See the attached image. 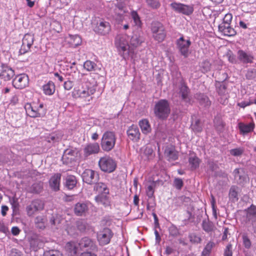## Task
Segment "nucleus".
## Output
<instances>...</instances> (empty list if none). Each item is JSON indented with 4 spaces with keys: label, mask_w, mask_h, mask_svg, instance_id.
<instances>
[{
    "label": "nucleus",
    "mask_w": 256,
    "mask_h": 256,
    "mask_svg": "<svg viewBox=\"0 0 256 256\" xmlns=\"http://www.w3.org/2000/svg\"><path fill=\"white\" fill-rule=\"evenodd\" d=\"M110 30V26L108 22H101L98 26V32L101 34L105 35Z\"/></svg>",
    "instance_id": "nucleus-32"
},
{
    "label": "nucleus",
    "mask_w": 256,
    "mask_h": 256,
    "mask_svg": "<svg viewBox=\"0 0 256 256\" xmlns=\"http://www.w3.org/2000/svg\"><path fill=\"white\" fill-rule=\"evenodd\" d=\"M139 126L143 134H146L150 132L151 127L148 120L143 119L140 120Z\"/></svg>",
    "instance_id": "nucleus-28"
},
{
    "label": "nucleus",
    "mask_w": 256,
    "mask_h": 256,
    "mask_svg": "<svg viewBox=\"0 0 256 256\" xmlns=\"http://www.w3.org/2000/svg\"><path fill=\"white\" fill-rule=\"evenodd\" d=\"M151 30L155 40L161 42L164 40L166 32L164 26L159 22H154L152 24Z\"/></svg>",
    "instance_id": "nucleus-6"
},
{
    "label": "nucleus",
    "mask_w": 256,
    "mask_h": 256,
    "mask_svg": "<svg viewBox=\"0 0 256 256\" xmlns=\"http://www.w3.org/2000/svg\"><path fill=\"white\" fill-rule=\"evenodd\" d=\"M144 152L148 156H152L154 153L153 147L150 144L146 146Z\"/></svg>",
    "instance_id": "nucleus-55"
},
{
    "label": "nucleus",
    "mask_w": 256,
    "mask_h": 256,
    "mask_svg": "<svg viewBox=\"0 0 256 256\" xmlns=\"http://www.w3.org/2000/svg\"><path fill=\"white\" fill-rule=\"evenodd\" d=\"M176 44L179 52L184 58L188 56V49L191 44L190 40H184L183 36L180 37L176 40Z\"/></svg>",
    "instance_id": "nucleus-11"
},
{
    "label": "nucleus",
    "mask_w": 256,
    "mask_h": 256,
    "mask_svg": "<svg viewBox=\"0 0 256 256\" xmlns=\"http://www.w3.org/2000/svg\"><path fill=\"white\" fill-rule=\"evenodd\" d=\"M78 248V244L74 242H68L66 246V250L70 256H75Z\"/></svg>",
    "instance_id": "nucleus-26"
},
{
    "label": "nucleus",
    "mask_w": 256,
    "mask_h": 256,
    "mask_svg": "<svg viewBox=\"0 0 256 256\" xmlns=\"http://www.w3.org/2000/svg\"><path fill=\"white\" fill-rule=\"evenodd\" d=\"M96 152V145L94 144H87L84 149V156L85 158Z\"/></svg>",
    "instance_id": "nucleus-31"
},
{
    "label": "nucleus",
    "mask_w": 256,
    "mask_h": 256,
    "mask_svg": "<svg viewBox=\"0 0 256 256\" xmlns=\"http://www.w3.org/2000/svg\"><path fill=\"white\" fill-rule=\"evenodd\" d=\"M128 138L134 142L138 141L140 138V132L138 127L136 125L130 126L126 132Z\"/></svg>",
    "instance_id": "nucleus-15"
},
{
    "label": "nucleus",
    "mask_w": 256,
    "mask_h": 256,
    "mask_svg": "<svg viewBox=\"0 0 256 256\" xmlns=\"http://www.w3.org/2000/svg\"><path fill=\"white\" fill-rule=\"evenodd\" d=\"M131 16L133 20L134 24L138 27H140L142 22L139 16L136 12L133 10L131 12Z\"/></svg>",
    "instance_id": "nucleus-42"
},
{
    "label": "nucleus",
    "mask_w": 256,
    "mask_h": 256,
    "mask_svg": "<svg viewBox=\"0 0 256 256\" xmlns=\"http://www.w3.org/2000/svg\"><path fill=\"white\" fill-rule=\"evenodd\" d=\"M114 234L110 228H104L97 234V240L100 246H105L110 242Z\"/></svg>",
    "instance_id": "nucleus-7"
},
{
    "label": "nucleus",
    "mask_w": 256,
    "mask_h": 256,
    "mask_svg": "<svg viewBox=\"0 0 256 256\" xmlns=\"http://www.w3.org/2000/svg\"><path fill=\"white\" fill-rule=\"evenodd\" d=\"M170 8L176 12L186 16L191 14L194 11L193 7L180 2H174L170 4Z\"/></svg>",
    "instance_id": "nucleus-9"
},
{
    "label": "nucleus",
    "mask_w": 256,
    "mask_h": 256,
    "mask_svg": "<svg viewBox=\"0 0 256 256\" xmlns=\"http://www.w3.org/2000/svg\"><path fill=\"white\" fill-rule=\"evenodd\" d=\"M234 178L237 181V182L242 184L244 182H246L248 180V177L247 174H246L244 172L243 169L242 168H236L234 170L233 172Z\"/></svg>",
    "instance_id": "nucleus-17"
},
{
    "label": "nucleus",
    "mask_w": 256,
    "mask_h": 256,
    "mask_svg": "<svg viewBox=\"0 0 256 256\" xmlns=\"http://www.w3.org/2000/svg\"><path fill=\"white\" fill-rule=\"evenodd\" d=\"M25 110L28 115L32 118L40 116L38 108L33 106L30 104H26L25 106Z\"/></svg>",
    "instance_id": "nucleus-23"
},
{
    "label": "nucleus",
    "mask_w": 256,
    "mask_h": 256,
    "mask_svg": "<svg viewBox=\"0 0 256 256\" xmlns=\"http://www.w3.org/2000/svg\"><path fill=\"white\" fill-rule=\"evenodd\" d=\"M84 67L88 71H91L94 69V63L90 60L86 61L84 64Z\"/></svg>",
    "instance_id": "nucleus-51"
},
{
    "label": "nucleus",
    "mask_w": 256,
    "mask_h": 256,
    "mask_svg": "<svg viewBox=\"0 0 256 256\" xmlns=\"http://www.w3.org/2000/svg\"><path fill=\"white\" fill-rule=\"evenodd\" d=\"M154 112L155 116L160 120L166 119L170 112V103L168 100L162 99L155 104Z\"/></svg>",
    "instance_id": "nucleus-2"
},
{
    "label": "nucleus",
    "mask_w": 256,
    "mask_h": 256,
    "mask_svg": "<svg viewBox=\"0 0 256 256\" xmlns=\"http://www.w3.org/2000/svg\"><path fill=\"white\" fill-rule=\"evenodd\" d=\"M128 41L129 37L126 34H120L115 39V45L118 54L124 59L127 58L132 52Z\"/></svg>",
    "instance_id": "nucleus-1"
},
{
    "label": "nucleus",
    "mask_w": 256,
    "mask_h": 256,
    "mask_svg": "<svg viewBox=\"0 0 256 256\" xmlns=\"http://www.w3.org/2000/svg\"><path fill=\"white\" fill-rule=\"evenodd\" d=\"M44 256H62V253L56 250H50L44 252Z\"/></svg>",
    "instance_id": "nucleus-45"
},
{
    "label": "nucleus",
    "mask_w": 256,
    "mask_h": 256,
    "mask_svg": "<svg viewBox=\"0 0 256 256\" xmlns=\"http://www.w3.org/2000/svg\"><path fill=\"white\" fill-rule=\"evenodd\" d=\"M77 154V152L76 150L72 149H66L64 150L62 159L64 162L68 164L72 162L74 160V158Z\"/></svg>",
    "instance_id": "nucleus-19"
},
{
    "label": "nucleus",
    "mask_w": 256,
    "mask_h": 256,
    "mask_svg": "<svg viewBox=\"0 0 256 256\" xmlns=\"http://www.w3.org/2000/svg\"><path fill=\"white\" fill-rule=\"evenodd\" d=\"M78 244V248L82 249L90 246L92 244V242L88 238H84L81 240Z\"/></svg>",
    "instance_id": "nucleus-41"
},
{
    "label": "nucleus",
    "mask_w": 256,
    "mask_h": 256,
    "mask_svg": "<svg viewBox=\"0 0 256 256\" xmlns=\"http://www.w3.org/2000/svg\"><path fill=\"white\" fill-rule=\"evenodd\" d=\"M145 1L147 5L153 9H157L160 6L158 0H145Z\"/></svg>",
    "instance_id": "nucleus-44"
},
{
    "label": "nucleus",
    "mask_w": 256,
    "mask_h": 256,
    "mask_svg": "<svg viewBox=\"0 0 256 256\" xmlns=\"http://www.w3.org/2000/svg\"><path fill=\"white\" fill-rule=\"evenodd\" d=\"M83 181L88 184H92L94 178V171L86 169L82 174Z\"/></svg>",
    "instance_id": "nucleus-25"
},
{
    "label": "nucleus",
    "mask_w": 256,
    "mask_h": 256,
    "mask_svg": "<svg viewBox=\"0 0 256 256\" xmlns=\"http://www.w3.org/2000/svg\"><path fill=\"white\" fill-rule=\"evenodd\" d=\"M44 92L48 96L52 95L55 92V84L52 81H49L43 86Z\"/></svg>",
    "instance_id": "nucleus-30"
},
{
    "label": "nucleus",
    "mask_w": 256,
    "mask_h": 256,
    "mask_svg": "<svg viewBox=\"0 0 256 256\" xmlns=\"http://www.w3.org/2000/svg\"><path fill=\"white\" fill-rule=\"evenodd\" d=\"M202 228L205 232H210L213 230V225L208 220H204L202 222Z\"/></svg>",
    "instance_id": "nucleus-47"
},
{
    "label": "nucleus",
    "mask_w": 256,
    "mask_h": 256,
    "mask_svg": "<svg viewBox=\"0 0 256 256\" xmlns=\"http://www.w3.org/2000/svg\"><path fill=\"white\" fill-rule=\"evenodd\" d=\"M214 123L217 130L219 132H222L224 127V124L220 120H215Z\"/></svg>",
    "instance_id": "nucleus-54"
},
{
    "label": "nucleus",
    "mask_w": 256,
    "mask_h": 256,
    "mask_svg": "<svg viewBox=\"0 0 256 256\" xmlns=\"http://www.w3.org/2000/svg\"><path fill=\"white\" fill-rule=\"evenodd\" d=\"M74 210L78 216H85L88 210V206L86 202H78L75 204Z\"/></svg>",
    "instance_id": "nucleus-18"
},
{
    "label": "nucleus",
    "mask_w": 256,
    "mask_h": 256,
    "mask_svg": "<svg viewBox=\"0 0 256 256\" xmlns=\"http://www.w3.org/2000/svg\"><path fill=\"white\" fill-rule=\"evenodd\" d=\"M232 18V15L230 13L226 14L223 18L222 23L230 24Z\"/></svg>",
    "instance_id": "nucleus-61"
},
{
    "label": "nucleus",
    "mask_w": 256,
    "mask_h": 256,
    "mask_svg": "<svg viewBox=\"0 0 256 256\" xmlns=\"http://www.w3.org/2000/svg\"><path fill=\"white\" fill-rule=\"evenodd\" d=\"M211 64L208 61L205 60L202 64V68L204 72H207L210 69Z\"/></svg>",
    "instance_id": "nucleus-58"
},
{
    "label": "nucleus",
    "mask_w": 256,
    "mask_h": 256,
    "mask_svg": "<svg viewBox=\"0 0 256 256\" xmlns=\"http://www.w3.org/2000/svg\"><path fill=\"white\" fill-rule=\"evenodd\" d=\"M191 127L195 132H200L202 130V125L198 119L192 122Z\"/></svg>",
    "instance_id": "nucleus-39"
},
{
    "label": "nucleus",
    "mask_w": 256,
    "mask_h": 256,
    "mask_svg": "<svg viewBox=\"0 0 256 256\" xmlns=\"http://www.w3.org/2000/svg\"><path fill=\"white\" fill-rule=\"evenodd\" d=\"M50 222L52 225L57 226L60 223V218L58 216H52L50 220Z\"/></svg>",
    "instance_id": "nucleus-62"
},
{
    "label": "nucleus",
    "mask_w": 256,
    "mask_h": 256,
    "mask_svg": "<svg viewBox=\"0 0 256 256\" xmlns=\"http://www.w3.org/2000/svg\"><path fill=\"white\" fill-rule=\"evenodd\" d=\"M227 56L228 60L230 62L234 64H238V60L237 54L235 56L231 52H230L228 53Z\"/></svg>",
    "instance_id": "nucleus-48"
},
{
    "label": "nucleus",
    "mask_w": 256,
    "mask_h": 256,
    "mask_svg": "<svg viewBox=\"0 0 256 256\" xmlns=\"http://www.w3.org/2000/svg\"><path fill=\"white\" fill-rule=\"evenodd\" d=\"M98 166L102 171L108 173L113 172L116 168V162L107 156L102 157L99 160Z\"/></svg>",
    "instance_id": "nucleus-5"
},
{
    "label": "nucleus",
    "mask_w": 256,
    "mask_h": 256,
    "mask_svg": "<svg viewBox=\"0 0 256 256\" xmlns=\"http://www.w3.org/2000/svg\"><path fill=\"white\" fill-rule=\"evenodd\" d=\"M246 79L252 80L256 77V69L254 68H250L246 70Z\"/></svg>",
    "instance_id": "nucleus-46"
},
{
    "label": "nucleus",
    "mask_w": 256,
    "mask_h": 256,
    "mask_svg": "<svg viewBox=\"0 0 256 256\" xmlns=\"http://www.w3.org/2000/svg\"><path fill=\"white\" fill-rule=\"evenodd\" d=\"M238 64H252L254 62V56L252 54L248 51L242 50H238L237 51Z\"/></svg>",
    "instance_id": "nucleus-10"
},
{
    "label": "nucleus",
    "mask_w": 256,
    "mask_h": 256,
    "mask_svg": "<svg viewBox=\"0 0 256 256\" xmlns=\"http://www.w3.org/2000/svg\"><path fill=\"white\" fill-rule=\"evenodd\" d=\"M68 42L72 47H76L81 44V38L78 35H70Z\"/></svg>",
    "instance_id": "nucleus-35"
},
{
    "label": "nucleus",
    "mask_w": 256,
    "mask_h": 256,
    "mask_svg": "<svg viewBox=\"0 0 256 256\" xmlns=\"http://www.w3.org/2000/svg\"><path fill=\"white\" fill-rule=\"evenodd\" d=\"M10 202L12 204V208L13 209H16V208H18L19 204H18V198H16L14 197H13L12 198H10Z\"/></svg>",
    "instance_id": "nucleus-63"
},
{
    "label": "nucleus",
    "mask_w": 256,
    "mask_h": 256,
    "mask_svg": "<svg viewBox=\"0 0 256 256\" xmlns=\"http://www.w3.org/2000/svg\"><path fill=\"white\" fill-rule=\"evenodd\" d=\"M218 30L223 35L228 36H232L236 34V31L229 24H220L218 26Z\"/></svg>",
    "instance_id": "nucleus-14"
},
{
    "label": "nucleus",
    "mask_w": 256,
    "mask_h": 256,
    "mask_svg": "<svg viewBox=\"0 0 256 256\" xmlns=\"http://www.w3.org/2000/svg\"><path fill=\"white\" fill-rule=\"evenodd\" d=\"M255 127V124L254 122H252L248 124H245L242 122L238 124V128L240 132L242 134L252 132L254 130Z\"/></svg>",
    "instance_id": "nucleus-22"
},
{
    "label": "nucleus",
    "mask_w": 256,
    "mask_h": 256,
    "mask_svg": "<svg viewBox=\"0 0 256 256\" xmlns=\"http://www.w3.org/2000/svg\"><path fill=\"white\" fill-rule=\"evenodd\" d=\"M143 40L142 37L137 34H134L130 39V44L132 46L136 47L140 45Z\"/></svg>",
    "instance_id": "nucleus-36"
},
{
    "label": "nucleus",
    "mask_w": 256,
    "mask_h": 256,
    "mask_svg": "<svg viewBox=\"0 0 256 256\" xmlns=\"http://www.w3.org/2000/svg\"><path fill=\"white\" fill-rule=\"evenodd\" d=\"M116 142V136L112 132L107 131L105 132L102 138L101 147L105 152L110 151L114 148Z\"/></svg>",
    "instance_id": "nucleus-4"
},
{
    "label": "nucleus",
    "mask_w": 256,
    "mask_h": 256,
    "mask_svg": "<svg viewBox=\"0 0 256 256\" xmlns=\"http://www.w3.org/2000/svg\"><path fill=\"white\" fill-rule=\"evenodd\" d=\"M192 170H195L199 166L200 160L195 154H191L188 158Z\"/></svg>",
    "instance_id": "nucleus-34"
},
{
    "label": "nucleus",
    "mask_w": 256,
    "mask_h": 256,
    "mask_svg": "<svg viewBox=\"0 0 256 256\" xmlns=\"http://www.w3.org/2000/svg\"><path fill=\"white\" fill-rule=\"evenodd\" d=\"M61 176L60 174L56 173L50 178L49 180V185L52 190L54 192L59 190Z\"/></svg>",
    "instance_id": "nucleus-16"
},
{
    "label": "nucleus",
    "mask_w": 256,
    "mask_h": 256,
    "mask_svg": "<svg viewBox=\"0 0 256 256\" xmlns=\"http://www.w3.org/2000/svg\"><path fill=\"white\" fill-rule=\"evenodd\" d=\"M28 77L25 74H22L18 75L13 80V86L16 88L22 89L28 84Z\"/></svg>",
    "instance_id": "nucleus-13"
},
{
    "label": "nucleus",
    "mask_w": 256,
    "mask_h": 256,
    "mask_svg": "<svg viewBox=\"0 0 256 256\" xmlns=\"http://www.w3.org/2000/svg\"><path fill=\"white\" fill-rule=\"evenodd\" d=\"M244 152V150L241 148H237L232 149L230 150V154L231 155L238 156H240Z\"/></svg>",
    "instance_id": "nucleus-56"
},
{
    "label": "nucleus",
    "mask_w": 256,
    "mask_h": 256,
    "mask_svg": "<svg viewBox=\"0 0 256 256\" xmlns=\"http://www.w3.org/2000/svg\"><path fill=\"white\" fill-rule=\"evenodd\" d=\"M44 204L39 199H36L26 206V214L28 216H32L36 212L44 210Z\"/></svg>",
    "instance_id": "nucleus-8"
},
{
    "label": "nucleus",
    "mask_w": 256,
    "mask_h": 256,
    "mask_svg": "<svg viewBox=\"0 0 256 256\" xmlns=\"http://www.w3.org/2000/svg\"><path fill=\"white\" fill-rule=\"evenodd\" d=\"M76 226L80 231H83L86 229L85 222L82 220H78L76 222Z\"/></svg>",
    "instance_id": "nucleus-59"
},
{
    "label": "nucleus",
    "mask_w": 256,
    "mask_h": 256,
    "mask_svg": "<svg viewBox=\"0 0 256 256\" xmlns=\"http://www.w3.org/2000/svg\"><path fill=\"white\" fill-rule=\"evenodd\" d=\"M42 184L36 182L32 185L30 189V192L34 194H39L42 190Z\"/></svg>",
    "instance_id": "nucleus-37"
},
{
    "label": "nucleus",
    "mask_w": 256,
    "mask_h": 256,
    "mask_svg": "<svg viewBox=\"0 0 256 256\" xmlns=\"http://www.w3.org/2000/svg\"><path fill=\"white\" fill-rule=\"evenodd\" d=\"M97 202L102 204L104 207L110 206V200L109 194V189L106 184L102 182L97 183Z\"/></svg>",
    "instance_id": "nucleus-3"
},
{
    "label": "nucleus",
    "mask_w": 256,
    "mask_h": 256,
    "mask_svg": "<svg viewBox=\"0 0 256 256\" xmlns=\"http://www.w3.org/2000/svg\"><path fill=\"white\" fill-rule=\"evenodd\" d=\"M77 183L76 176L70 175L68 176L66 178V186L69 190L72 189Z\"/></svg>",
    "instance_id": "nucleus-33"
},
{
    "label": "nucleus",
    "mask_w": 256,
    "mask_h": 256,
    "mask_svg": "<svg viewBox=\"0 0 256 256\" xmlns=\"http://www.w3.org/2000/svg\"><path fill=\"white\" fill-rule=\"evenodd\" d=\"M168 231L170 235L173 236H177L179 234V231L178 228L174 225H172L168 228Z\"/></svg>",
    "instance_id": "nucleus-53"
},
{
    "label": "nucleus",
    "mask_w": 256,
    "mask_h": 256,
    "mask_svg": "<svg viewBox=\"0 0 256 256\" xmlns=\"http://www.w3.org/2000/svg\"><path fill=\"white\" fill-rule=\"evenodd\" d=\"M224 256H232V245L228 244L224 250Z\"/></svg>",
    "instance_id": "nucleus-57"
},
{
    "label": "nucleus",
    "mask_w": 256,
    "mask_h": 256,
    "mask_svg": "<svg viewBox=\"0 0 256 256\" xmlns=\"http://www.w3.org/2000/svg\"><path fill=\"white\" fill-rule=\"evenodd\" d=\"M154 186L153 185H149L147 186L146 193L148 198H152L154 196Z\"/></svg>",
    "instance_id": "nucleus-52"
},
{
    "label": "nucleus",
    "mask_w": 256,
    "mask_h": 256,
    "mask_svg": "<svg viewBox=\"0 0 256 256\" xmlns=\"http://www.w3.org/2000/svg\"><path fill=\"white\" fill-rule=\"evenodd\" d=\"M72 86L73 84L70 80H68L64 82V87L66 90H69L72 89Z\"/></svg>",
    "instance_id": "nucleus-64"
},
{
    "label": "nucleus",
    "mask_w": 256,
    "mask_h": 256,
    "mask_svg": "<svg viewBox=\"0 0 256 256\" xmlns=\"http://www.w3.org/2000/svg\"><path fill=\"white\" fill-rule=\"evenodd\" d=\"M112 222V219L110 216H106L100 222V226L104 228H108V226L111 225Z\"/></svg>",
    "instance_id": "nucleus-43"
},
{
    "label": "nucleus",
    "mask_w": 256,
    "mask_h": 256,
    "mask_svg": "<svg viewBox=\"0 0 256 256\" xmlns=\"http://www.w3.org/2000/svg\"><path fill=\"white\" fill-rule=\"evenodd\" d=\"M174 185L178 190H181L184 186L182 180L180 178H176L174 181Z\"/></svg>",
    "instance_id": "nucleus-50"
},
{
    "label": "nucleus",
    "mask_w": 256,
    "mask_h": 256,
    "mask_svg": "<svg viewBox=\"0 0 256 256\" xmlns=\"http://www.w3.org/2000/svg\"><path fill=\"white\" fill-rule=\"evenodd\" d=\"M164 154L168 158V160H174L178 159V154L172 146H168L166 148Z\"/></svg>",
    "instance_id": "nucleus-20"
},
{
    "label": "nucleus",
    "mask_w": 256,
    "mask_h": 256,
    "mask_svg": "<svg viewBox=\"0 0 256 256\" xmlns=\"http://www.w3.org/2000/svg\"><path fill=\"white\" fill-rule=\"evenodd\" d=\"M14 75V70L12 68L7 66H3L0 73V77L5 80H10Z\"/></svg>",
    "instance_id": "nucleus-21"
},
{
    "label": "nucleus",
    "mask_w": 256,
    "mask_h": 256,
    "mask_svg": "<svg viewBox=\"0 0 256 256\" xmlns=\"http://www.w3.org/2000/svg\"><path fill=\"white\" fill-rule=\"evenodd\" d=\"M240 192V188L236 186H232L230 187L229 190V198L233 202H235L238 200V194Z\"/></svg>",
    "instance_id": "nucleus-24"
},
{
    "label": "nucleus",
    "mask_w": 256,
    "mask_h": 256,
    "mask_svg": "<svg viewBox=\"0 0 256 256\" xmlns=\"http://www.w3.org/2000/svg\"><path fill=\"white\" fill-rule=\"evenodd\" d=\"M59 137L54 134H52L47 138V141L48 142H54L59 140Z\"/></svg>",
    "instance_id": "nucleus-60"
},
{
    "label": "nucleus",
    "mask_w": 256,
    "mask_h": 256,
    "mask_svg": "<svg viewBox=\"0 0 256 256\" xmlns=\"http://www.w3.org/2000/svg\"><path fill=\"white\" fill-rule=\"evenodd\" d=\"M243 244L246 248H250L252 244L248 236L246 234L242 235V236Z\"/></svg>",
    "instance_id": "nucleus-49"
},
{
    "label": "nucleus",
    "mask_w": 256,
    "mask_h": 256,
    "mask_svg": "<svg viewBox=\"0 0 256 256\" xmlns=\"http://www.w3.org/2000/svg\"><path fill=\"white\" fill-rule=\"evenodd\" d=\"M36 226L40 229H44L45 227V218L44 216H38L34 219Z\"/></svg>",
    "instance_id": "nucleus-38"
},
{
    "label": "nucleus",
    "mask_w": 256,
    "mask_h": 256,
    "mask_svg": "<svg viewBox=\"0 0 256 256\" xmlns=\"http://www.w3.org/2000/svg\"><path fill=\"white\" fill-rule=\"evenodd\" d=\"M34 40V36L30 34H26L22 39V42L21 48L20 50V53L21 54H24L28 52L33 44Z\"/></svg>",
    "instance_id": "nucleus-12"
},
{
    "label": "nucleus",
    "mask_w": 256,
    "mask_h": 256,
    "mask_svg": "<svg viewBox=\"0 0 256 256\" xmlns=\"http://www.w3.org/2000/svg\"><path fill=\"white\" fill-rule=\"evenodd\" d=\"M215 244L212 242H209L205 246L203 250L202 254L203 256H208L210 253L212 248L214 246Z\"/></svg>",
    "instance_id": "nucleus-40"
},
{
    "label": "nucleus",
    "mask_w": 256,
    "mask_h": 256,
    "mask_svg": "<svg viewBox=\"0 0 256 256\" xmlns=\"http://www.w3.org/2000/svg\"><path fill=\"white\" fill-rule=\"evenodd\" d=\"M246 218L250 222H254L256 220V206L252 205L248 208Z\"/></svg>",
    "instance_id": "nucleus-27"
},
{
    "label": "nucleus",
    "mask_w": 256,
    "mask_h": 256,
    "mask_svg": "<svg viewBox=\"0 0 256 256\" xmlns=\"http://www.w3.org/2000/svg\"><path fill=\"white\" fill-rule=\"evenodd\" d=\"M179 92L178 94L179 96L182 100L186 101L188 94V88L184 84L181 83L178 87Z\"/></svg>",
    "instance_id": "nucleus-29"
}]
</instances>
